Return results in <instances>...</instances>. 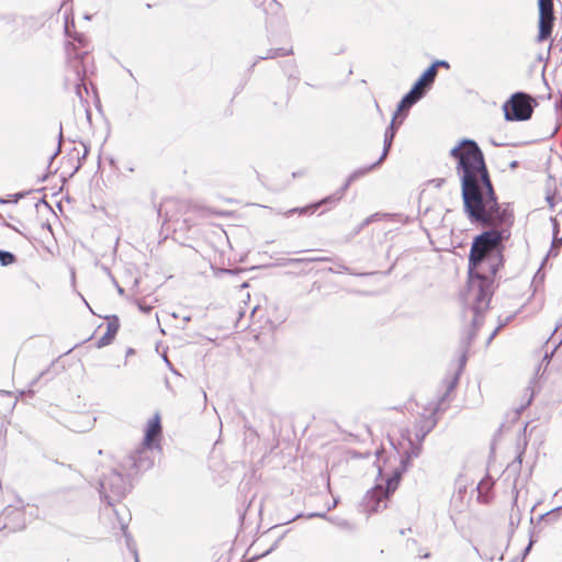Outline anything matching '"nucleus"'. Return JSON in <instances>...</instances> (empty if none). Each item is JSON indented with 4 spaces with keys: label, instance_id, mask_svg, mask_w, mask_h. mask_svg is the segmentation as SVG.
I'll list each match as a JSON object with an SVG mask.
<instances>
[{
    "label": "nucleus",
    "instance_id": "obj_1",
    "mask_svg": "<svg viewBox=\"0 0 562 562\" xmlns=\"http://www.w3.org/2000/svg\"><path fill=\"white\" fill-rule=\"evenodd\" d=\"M464 212L472 222L491 227L473 238L469 252V269L498 271L503 265V244L512 235L513 210L490 200L487 204L477 205L474 210L464 209Z\"/></svg>",
    "mask_w": 562,
    "mask_h": 562
},
{
    "label": "nucleus",
    "instance_id": "obj_21",
    "mask_svg": "<svg viewBox=\"0 0 562 562\" xmlns=\"http://www.w3.org/2000/svg\"><path fill=\"white\" fill-rule=\"evenodd\" d=\"M3 397H5L3 394H0V400H2Z\"/></svg>",
    "mask_w": 562,
    "mask_h": 562
},
{
    "label": "nucleus",
    "instance_id": "obj_3",
    "mask_svg": "<svg viewBox=\"0 0 562 562\" xmlns=\"http://www.w3.org/2000/svg\"><path fill=\"white\" fill-rule=\"evenodd\" d=\"M465 356H462L458 368L451 372L441 383L439 390V397L436 404L431 407H427L418 416L414 423L415 437L423 441L425 437L436 427L440 415L445 413L454 396L456 387L459 383L460 373L465 364Z\"/></svg>",
    "mask_w": 562,
    "mask_h": 562
},
{
    "label": "nucleus",
    "instance_id": "obj_9",
    "mask_svg": "<svg viewBox=\"0 0 562 562\" xmlns=\"http://www.w3.org/2000/svg\"><path fill=\"white\" fill-rule=\"evenodd\" d=\"M161 432V419L160 416L156 414L147 423L142 446L145 449L160 448Z\"/></svg>",
    "mask_w": 562,
    "mask_h": 562
},
{
    "label": "nucleus",
    "instance_id": "obj_11",
    "mask_svg": "<svg viewBox=\"0 0 562 562\" xmlns=\"http://www.w3.org/2000/svg\"><path fill=\"white\" fill-rule=\"evenodd\" d=\"M196 210L194 209H191V207H186L184 211L182 212V215H183V224L186 226V229H190L191 227H193L195 224H196Z\"/></svg>",
    "mask_w": 562,
    "mask_h": 562
},
{
    "label": "nucleus",
    "instance_id": "obj_2",
    "mask_svg": "<svg viewBox=\"0 0 562 562\" xmlns=\"http://www.w3.org/2000/svg\"><path fill=\"white\" fill-rule=\"evenodd\" d=\"M450 156L457 162L464 209L474 210L490 200L497 201L484 155L474 140H461L450 150Z\"/></svg>",
    "mask_w": 562,
    "mask_h": 562
},
{
    "label": "nucleus",
    "instance_id": "obj_5",
    "mask_svg": "<svg viewBox=\"0 0 562 562\" xmlns=\"http://www.w3.org/2000/svg\"><path fill=\"white\" fill-rule=\"evenodd\" d=\"M437 76V69L429 67L415 82L411 91L400 102L393 122L406 116L408 110L425 94L426 90L434 83Z\"/></svg>",
    "mask_w": 562,
    "mask_h": 562
},
{
    "label": "nucleus",
    "instance_id": "obj_8",
    "mask_svg": "<svg viewBox=\"0 0 562 562\" xmlns=\"http://www.w3.org/2000/svg\"><path fill=\"white\" fill-rule=\"evenodd\" d=\"M389 497L387 491H384V486H374L364 497L363 506L366 512L368 514H374L386 508Z\"/></svg>",
    "mask_w": 562,
    "mask_h": 562
},
{
    "label": "nucleus",
    "instance_id": "obj_20",
    "mask_svg": "<svg viewBox=\"0 0 562 562\" xmlns=\"http://www.w3.org/2000/svg\"><path fill=\"white\" fill-rule=\"evenodd\" d=\"M325 258H315V259H308V261H326Z\"/></svg>",
    "mask_w": 562,
    "mask_h": 562
},
{
    "label": "nucleus",
    "instance_id": "obj_4",
    "mask_svg": "<svg viewBox=\"0 0 562 562\" xmlns=\"http://www.w3.org/2000/svg\"><path fill=\"white\" fill-rule=\"evenodd\" d=\"M497 272L498 271H476L469 269V293L473 299L474 308L476 311L487 307L494 292Z\"/></svg>",
    "mask_w": 562,
    "mask_h": 562
},
{
    "label": "nucleus",
    "instance_id": "obj_19",
    "mask_svg": "<svg viewBox=\"0 0 562 562\" xmlns=\"http://www.w3.org/2000/svg\"><path fill=\"white\" fill-rule=\"evenodd\" d=\"M392 137H393V133H391L390 139H392ZM390 146H391V140L387 142L382 158L386 156V153H387V149Z\"/></svg>",
    "mask_w": 562,
    "mask_h": 562
},
{
    "label": "nucleus",
    "instance_id": "obj_15",
    "mask_svg": "<svg viewBox=\"0 0 562 562\" xmlns=\"http://www.w3.org/2000/svg\"><path fill=\"white\" fill-rule=\"evenodd\" d=\"M15 261L16 258L12 252L0 250V263L2 266H10L13 265Z\"/></svg>",
    "mask_w": 562,
    "mask_h": 562
},
{
    "label": "nucleus",
    "instance_id": "obj_14",
    "mask_svg": "<svg viewBox=\"0 0 562 562\" xmlns=\"http://www.w3.org/2000/svg\"><path fill=\"white\" fill-rule=\"evenodd\" d=\"M401 474L394 473V475L386 481V486H384V491H387V495L392 494L400 484Z\"/></svg>",
    "mask_w": 562,
    "mask_h": 562
},
{
    "label": "nucleus",
    "instance_id": "obj_13",
    "mask_svg": "<svg viewBox=\"0 0 562 562\" xmlns=\"http://www.w3.org/2000/svg\"><path fill=\"white\" fill-rule=\"evenodd\" d=\"M335 199L329 196V198H326L317 203H314V204H311V205H307L305 207H302V209H295V210H292L291 212H299L300 214H307V213H313L315 212L321 205L323 204H326L328 202H334Z\"/></svg>",
    "mask_w": 562,
    "mask_h": 562
},
{
    "label": "nucleus",
    "instance_id": "obj_17",
    "mask_svg": "<svg viewBox=\"0 0 562 562\" xmlns=\"http://www.w3.org/2000/svg\"><path fill=\"white\" fill-rule=\"evenodd\" d=\"M292 54V49L291 48H280V49H277L276 53H273L271 55V57H274V56H288Z\"/></svg>",
    "mask_w": 562,
    "mask_h": 562
},
{
    "label": "nucleus",
    "instance_id": "obj_16",
    "mask_svg": "<svg viewBox=\"0 0 562 562\" xmlns=\"http://www.w3.org/2000/svg\"><path fill=\"white\" fill-rule=\"evenodd\" d=\"M5 517H18L20 520H23V514L19 509H8L4 513Z\"/></svg>",
    "mask_w": 562,
    "mask_h": 562
},
{
    "label": "nucleus",
    "instance_id": "obj_6",
    "mask_svg": "<svg viewBox=\"0 0 562 562\" xmlns=\"http://www.w3.org/2000/svg\"><path fill=\"white\" fill-rule=\"evenodd\" d=\"M537 101L527 93H514L503 105L506 121H527L533 113Z\"/></svg>",
    "mask_w": 562,
    "mask_h": 562
},
{
    "label": "nucleus",
    "instance_id": "obj_12",
    "mask_svg": "<svg viewBox=\"0 0 562 562\" xmlns=\"http://www.w3.org/2000/svg\"><path fill=\"white\" fill-rule=\"evenodd\" d=\"M420 451H422L420 443L416 445V446L412 445L409 451L405 452V457L402 460L403 471H405L408 468V465H409V463H411L413 458H416V457L419 456Z\"/></svg>",
    "mask_w": 562,
    "mask_h": 562
},
{
    "label": "nucleus",
    "instance_id": "obj_10",
    "mask_svg": "<svg viewBox=\"0 0 562 562\" xmlns=\"http://www.w3.org/2000/svg\"><path fill=\"white\" fill-rule=\"evenodd\" d=\"M119 328H120V321H119L117 316L108 317L106 331L97 341V347L103 348V347L110 345L114 340V338L119 331Z\"/></svg>",
    "mask_w": 562,
    "mask_h": 562
},
{
    "label": "nucleus",
    "instance_id": "obj_18",
    "mask_svg": "<svg viewBox=\"0 0 562 562\" xmlns=\"http://www.w3.org/2000/svg\"><path fill=\"white\" fill-rule=\"evenodd\" d=\"M431 67H435V69H437V70H438V67H443V68H446V69H449V68H450L449 64H448L447 61H445V60H437V61H435V63L431 65Z\"/></svg>",
    "mask_w": 562,
    "mask_h": 562
},
{
    "label": "nucleus",
    "instance_id": "obj_7",
    "mask_svg": "<svg viewBox=\"0 0 562 562\" xmlns=\"http://www.w3.org/2000/svg\"><path fill=\"white\" fill-rule=\"evenodd\" d=\"M539 33L538 42L547 41L553 30L554 14L553 0H539Z\"/></svg>",
    "mask_w": 562,
    "mask_h": 562
}]
</instances>
